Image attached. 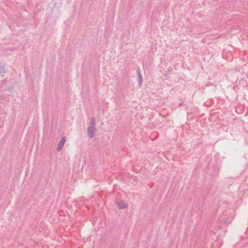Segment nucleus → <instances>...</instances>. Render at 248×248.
<instances>
[{
    "label": "nucleus",
    "mask_w": 248,
    "mask_h": 248,
    "mask_svg": "<svg viewBox=\"0 0 248 248\" xmlns=\"http://www.w3.org/2000/svg\"><path fill=\"white\" fill-rule=\"evenodd\" d=\"M117 207L121 210L124 209L128 207V204L124 202L122 200H118L116 202Z\"/></svg>",
    "instance_id": "f257e3e1"
},
{
    "label": "nucleus",
    "mask_w": 248,
    "mask_h": 248,
    "mask_svg": "<svg viewBox=\"0 0 248 248\" xmlns=\"http://www.w3.org/2000/svg\"><path fill=\"white\" fill-rule=\"evenodd\" d=\"M95 131V128L94 124H93L88 128V134L89 136L91 138L93 137L94 136Z\"/></svg>",
    "instance_id": "f03ea898"
},
{
    "label": "nucleus",
    "mask_w": 248,
    "mask_h": 248,
    "mask_svg": "<svg viewBox=\"0 0 248 248\" xmlns=\"http://www.w3.org/2000/svg\"><path fill=\"white\" fill-rule=\"evenodd\" d=\"M65 141H66L65 138L62 137L61 139V140H60V142H59V143L58 144V151L61 150L62 149L63 146H64V144Z\"/></svg>",
    "instance_id": "7ed1b4c3"
},
{
    "label": "nucleus",
    "mask_w": 248,
    "mask_h": 248,
    "mask_svg": "<svg viewBox=\"0 0 248 248\" xmlns=\"http://www.w3.org/2000/svg\"><path fill=\"white\" fill-rule=\"evenodd\" d=\"M138 81H139V84L140 86L142 84L143 79H142V77L140 72V71H139L138 72Z\"/></svg>",
    "instance_id": "20e7f679"
}]
</instances>
